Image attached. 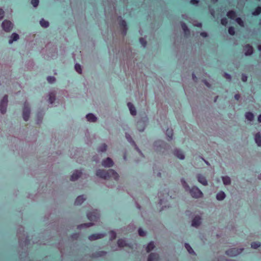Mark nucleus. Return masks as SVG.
<instances>
[{
  "label": "nucleus",
  "mask_w": 261,
  "mask_h": 261,
  "mask_svg": "<svg viewBox=\"0 0 261 261\" xmlns=\"http://www.w3.org/2000/svg\"><path fill=\"white\" fill-rule=\"evenodd\" d=\"M96 175L105 179L113 178L115 180H117L119 178L118 174L113 169L108 170L99 169L96 171Z\"/></svg>",
  "instance_id": "f257e3e1"
},
{
  "label": "nucleus",
  "mask_w": 261,
  "mask_h": 261,
  "mask_svg": "<svg viewBox=\"0 0 261 261\" xmlns=\"http://www.w3.org/2000/svg\"><path fill=\"white\" fill-rule=\"evenodd\" d=\"M8 102V95H5L0 102V111L2 114L6 113L7 111V107Z\"/></svg>",
  "instance_id": "f03ea898"
},
{
  "label": "nucleus",
  "mask_w": 261,
  "mask_h": 261,
  "mask_svg": "<svg viewBox=\"0 0 261 261\" xmlns=\"http://www.w3.org/2000/svg\"><path fill=\"white\" fill-rule=\"evenodd\" d=\"M243 249L231 248L226 251L225 254L229 256H235L241 254Z\"/></svg>",
  "instance_id": "7ed1b4c3"
},
{
  "label": "nucleus",
  "mask_w": 261,
  "mask_h": 261,
  "mask_svg": "<svg viewBox=\"0 0 261 261\" xmlns=\"http://www.w3.org/2000/svg\"><path fill=\"white\" fill-rule=\"evenodd\" d=\"M190 194L194 198H199L202 196V192L196 187H193L190 190Z\"/></svg>",
  "instance_id": "20e7f679"
},
{
  "label": "nucleus",
  "mask_w": 261,
  "mask_h": 261,
  "mask_svg": "<svg viewBox=\"0 0 261 261\" xmlns=\"http://www.w3.org/2000/svg\"><path fill=\"white\" fill-rule=\"evenodd\" d=\"M87 218L90 221H97L99 219V214L97 210L88 212L87 214Z\"/></svg>",
  "instance_id": "39448f33"
},
{
  "label": "nucleus",
  "mask_w": 261,
  "mask_h": 261,
  "mask_svg": "<svg viewBox=\"0 0 261 261\" xmlns=\"http://www.w3.org/2000/svg\"><path fill=\"white\" fill-rule=\"evenodd\" d=\"M2 26L5 31L8 32L12 30L13 25L10 21L5 20L2 24Z\"/></svg>",
  "instance_id": "423d86ee"
},
{
  "label": "nucleus",
  "mask_w": 261,
  "mask_h": 261,
  "mask_svg": "<svg viewBox=\"0 0 261 261\" xmlns=\"http://www.w3.org/2000/svg\"><path fill=\"white\" fill-rule=\"evenodd\" d=\"M147 123V120L144 118V120H141L137 122V127L139 132H143Z\"/></svg>",
  "instance_id": "0eeeda50"
},
{
  "label": "nucleus",
  "mask_w": 261,
  "mask_h": 261,
  "mask_svg": "<svg viewBox=\"0 0 261 261\" xmlns=\"http://www.w3.org/2000/svg\"><path fill=\"white\" fill-rule=\"evenodd\" d=\"M119 25L122 30V34L123 36L126 35L127 32V25L126 21L121 18V20L119 21Z\"/></svg>",
  "instance_id": "6e6552de"
},
{
  "label": "nucleus",
  "mask_w": 261,
  "mask_h": 261,
  "mask_svg": "<svg viewBox=\"0 0 261 261\" xmlns=\"http://www.w3.org/2000/svg\"><path fill=\"white\" fill-rule=\"evenodd\" d=\"M102 165L106 167H110L113 166V162L111 158H107L106 160H104L102 161Z\"/></svg>",
  "instance_id": "1a4fd4ad"
},
{
  "label": "nucleus",
  "mask_w": 261,
  "mask_h": 261,
  "mask_svg": "<svg viewBox=\"0 0 261 261\" xmlns=\"http://www.w3.org/2000/svg\"><path fill=\"white\" fill-rule=\"evenodd\" d=\"M82 172L81 171H75L71 176L70 180L75 181L81 176Z\"/></svg>",
  "instance_id": "9d476101"
},
{
  "label": "nucleus",
  "mask_w": 261,
  "mask_h": 261,
  "mask_svg": "<svg viewBox=\"0 0 261 261\" xmlns=\"http://www.w3.org/2000/svg\"><path fill=\"white\" fill-rule=\"evenodd\" d=\"M244 49L245 50V55L246 56H250L253 54V49L251 45L248 44H246L244 47Z\"/></svg>",
  "instance_id": "9b49d317"
},
{
  "label": "nucleus",
  "mask_w": 261,
  "mask_h": 261,
  "mask_svg": "<svg viewBox=\"0 0 261 261\" xmlns=\"http://www.w3.org/2000/svg\"><path fill=\"white\" fill-rule=\"evenodd\" d=\"M103 237L104 234L102 233H94L90 235L88 237V239L90 241H94L98 239H101Z\"/></svg>",
  "instance_id": "f8f14e48"
},
{
  "label": "nucleus",
  "mask_w": 261,
  "mask_h": 261,
  "mask_svg": "<svg viewBox=\"0 0 261 261\" xmlns=\"http://www.w3.org/2000/svg\"><path fill=\"white\" fill-rule=\"evenodd\" d=\"M126 138L127 141L129 143H130L133 146H135V147L136 149L137 150V151H138L139 153H141V151L140 150V149L137 146L135 142L134 141V140L132 138L131 136L129 135H128V134L126 133Z\"/></svg>",
  "instance_id": "ddd939ff"
},
{
  "label": "nucleus",
  "mask_w": 261,
  "mask_h": 261,
  "mask_svg": "<svg viewBox=\"0 0 261 261\" xmlns=\"http://www.w3.org/2000/svg\"><path fill=\"white\" fill-rule=\"evenodd\" d=\"M201 223V218L200 217H195L192 221V225L194 227H197Z\"/></svg>",
  "instance_id": "4468645a"
},
{
  "label": "nucleus",
  "mask_w": 261,
  "mask_h": 261,
  "mask_svg": "<svg viewBox=\"0 0 261 261\" xmlns=\"http://www.w3.org/2000/svg\"><path fill=\"white\" fill-rule=\"evenodd\" d=\"M180 23H181V28H182L183 31L184 32L185 36L187 37L189 36L190 35V30L188 29L187 24L185 22H181Z\"/></svg>",
  "instance_id": "2eb2a0df"
},
{
  "label": "nucleus",
  "mask_w": 261,
  "mask_h": 261,
  "mask_svg": "<svg viewBox=\"0 0 261 261\" xmlns=\"http://www.w3.org/2000/svg\"><path fill=\"white\" fill-rule=\"evenodd\" d=\"M159 258V256L158 254L151 253L148 256L147 261H157Z\"/></svg>",
  "instance_id": "dca6fc26"
},
{
  "label": "nucleus",
  "mask_w": 261,
  "mask_h": 261,
  "mask_svg": "<svg viewBox=\"0 0 261 261\" xmlns=\"http://www.w3.org/2000/svg\"><path fill=\"white\" fill-rule=\"evenodd\" d=\"M86 200V198L84 197V195L79 196L75 199L74 201V204L75 205H81L82 203L84 202V201Z\"/></svg>",
  "instance_id": "f3484780"
},
{
  "label": "nucleus",
  "mask_w": 261,
  "mask_h": 261,
  "mask_svg": "<svg viewBox=\"0 0 261 261\" xmlns=\"http://www.w3.org/2000/svg\"><path fill=\"white\" fill-rule=\"evenodd\" d=\"M198 180L199 182L202 184L203 185H207V182L205 177L201 174H199L197 176Z\"/></svg>",
  "instance_id": "a211bd4d"
},
{
  "label": "nucleus",
  "mask_w": 261,
  "mask_h": 261,
  "mask_svg": "<svg viewBox=\"0 0 261 261\" xmlns=\"http://www.w3.org/2000/svg\"><path fill=\"white\" fill-rule=\"evenodd\" d=\"M174 154L180 160H182L185 158L183 152L180 150H175L174 151Z\"/></svg>",
  "instance_id": "6ab92c4d"
},
{
  "label": "nucleus",
  "mask_w": 261,
  "mask_h": 261,
  "mask_svg": "<svg viewBox=\"0 0 261 261\" xmlns=\"http://www.w3.org/2000/svg\"><path fill=\"white\" fill-rule=\"evenodd\" d=\"M227 16L229 18L234 20L237 18V14L235 11L233 10H230L227 12Z\"/></svg>",
  "instance_id": "aec40b11"
},
{
  "label": "nucleus",
  "mask_w": 261,
  "mask_h": 261,
  "mask_svg": "<svg viewBox=\"0 0 261 261\" xmlns=\"http://www.w3.org/2000/svg\"><path fill=\"white\" fill-rule=\"evenodd\" d=\"M255 141L258 146H261V136L259 133L255 134Z\"/></svg>",
  "instance_id": "412c9836"
},
{
  "label": "nucleus",
  "mask_w": 261,
  "mask_h": 261,
  "mask_svg": "<svg viewBox=\"0 0 261 261\" xmlns=\"http://www.w3.org/2000/svg\"><path fill=\"white\" fill-rule=\"evenodd\" d=\"M127 106L129 108L130 114H136V108L132 103L128 102Z\"/></svg>",
  "instance_id": "4be33fe9"
},
{
  "label": "nucleus",
  "mask_w": 261,
  "mask_h": 261,
  "mask_svg": "<svg viewBox=\"0 0 261 261\" xmlns=\"http://www.w3.org/2000/svg\"><path fill=\"white\" fill-rule=\"evenodd\" d=\"M261 13V7L257 6L252 11V14L254 16H257Z\"/></svg>",
  "instance_id": "5701e85b"
},
{
  "label": "nucleus",
  "mask_w": 261,
  "mask_h": 261,
  "mask_svg": "<svg viewBox=\"0 0 261 261\" xmlns=\"http://www.w3.org/2000/svg\"><path fill=\"white\" fill-rule=\"evenodd\" d=\"M225 197V194L224 192L220 191L217 193L216 195V198L219 200H222L224 199Z\"/></svg>",
  "instance_id": "b1692460"
},
{
  "label": "nucleus",
  "mask_w": 261,
  "mask_h": 261,
  "mask_svg": "<svg viewBox=\"0 0 261 261\" xmlns=\"http://www.w3.org/2000/svg\"><path fill=\"white\" fill-rule=\"evenodd\" d=\"M11 39L9 40V43L10 44L12 43L13 41H16L19 38V36L16 33H13L11 37Z\"/></svg>",
  "instance_id": "393cba45"
},
{
  "label": "nucleus",
  "mask_w": 261,
  "mask_h": 261,
  "mask_svg": "<svg viewBox=\"0 0 261 261\" xmlns=\"http://www.w3.org/2000/svg\"><path fill=\"white\" fill-rule=\"evenodd\" d=\"M154 245L153 242H151L147 245L146 250L147 252H150L151 250H152L154 248Z\"/></svg>",
  "instance_id": "a878e982"
},
{
  "label": "nucleus",
  "mask_w": 261,
  "mask_h": 261,
  "mask_svg": "<svg viewBox=\"0 0 261 261\" xmlns=\"http://www.w3.org/2000/svg\"><path fill=\"white\" fill-rule=\"evenodd\" d=\"M86 117L88 121L95 122L97 120L96 115H86Z\"/></svg>",
  "instance_id": "bb28decb"
},
{
  "label": "nucleus",
  "mask_w": 261,
  "mask_h": 261,
  "mask_svg": "<svg viewBox=\"0 0 261 261\" xmlns=\"http://www.w3.org/2000/svg\"><path fill=\"white\" fill-rule=\"evenodd\" d=\"M118 246L120 247H123L127 246V244L125 241L122 239H119L117 241Z\"/></svg>",
  "instance_id": "cd10ccee"
},
{
  "label": "nucleus",
  "mask_w": 261,
  "mask_h": 261,
  "mask_svg": "<svg viewBox=\"0 0 261 261\" xmlns=\"http://www.w3.org/2000/svg\"><path fill=\"white\" fill-rule=\"evenodd\" d=\"M166 134L167 137L169 138L168 140H171L172 139L173 135V131L172 129L168 128L166 130Z\"/></svg>",
  "instance_id": "c85d7f7f"
},
{
  "label": "nucleus",
  "mask_w": 261,
  "mask_h": 261,
  "mask_svg": "<svg viewBox=\"0 0 261 261\" xmlns=\"http://www.w3.org/2000/svg\"><path fill=\"white\" fill-rule=\"evenodd\" d=\"M222 180L224 185H228L231 182L230 178L228 176H223Z\"/></svg>",
  "instance_id": "c756f323"
},
{
  "label": "nucleus",
  "mask_w": 261,
  "mask_h": 261,
  "mask_svg": "<svg viewBox=\"0 0 261 261\" xmlns=\"http://www.w3.org/2000/svg\"><path fill=\"white\" fill-rule=\"evenodd\" d=\"M185 246L189 253H190V254H194L195 253L192 248L191 247V246L189 244L185 243Z\"/></svg>",
  "instance_id": "7c9ffc66"
},
{
  "label": "nucleus",
  "mask_w": 261,
  "mask_h": 261,
  "mask_svg": "<svg viewBox=\"0 0 261 261\" xmlns=\"http://www.w3.org/2000/svg\"><path fill=\"white\" fill-rule=\"evenodd\" d=\"M49 102L50 103L52 104L54 102L55 99H56V96L54 93H51L49 95Z\"/></svg>",
  "instance_id": "2f4dec72"
},
{
  "label": "nucleus",
  "mask_w": 261,
  "mask_h": 261,
  "mask_svg": "<svg viewBox=\"0 0 261 261\" xmlns=\"http://www.w3.org/2000/svg\"><path fill=\"white\" fill-rule=\"evenodd\" d=\"M40 24L42 27H44V28H47L49 26V22L48 21L45 20L43 18L40 20Z\"/></svg>",
  "instance_id": "473e14b6"
},
{
  "label": "nucleus",
  "mask_w": 261,
  "mask_h": 261,
  "mask_svg": "<svg viewBox=\"0 0 261 261\" xmlns=\"http://www.w3.org/2000/svg\"><path fill=\"white\" fill-rule=\"evenodd\" d=\"M236 21L241 27H244V23L243 20L240 17H237L235 19Z\"/></svg>",
  "instance_id": "72a5a7b5"
},
{
  "label": "nucleus",
  "mask_w": 261,
  "mask_h": 261,
  "mask_svg": "<svg viewBox=\"0 0 261 261\" xmlns=\"http://www.w3.org/2000/svg\"><path fill=\"white\" fill-rule=\"evenodd\" d=\"M107 148V146L106 144H103L101 146H100L98 148V151L99 152H105L106 151Z\"/></svg>",
  "instance_id": "f704fd0d"
},
{
  "label": "nucleus",
  "mask_w": 261,
  "mask_h": 261,
  "mask_svg": "<svg viewBox=\"0 0 261 261\" xmlns=\"http://www.w3.org/2000/svg\"><path fill=\"white\" fill-rule=\"evenodd\" d=\"M260 246V243L258 242H252L251 244V246L252 248L254 249H257Z\"/></svg>",
  "instance_id": "c9c22d12"
},
{
  "label": "nucleus",
  "mask_w": 261,
  "mask_h": 261,
  "mask_svg": "<svg viewBox=\"0 0 261 261\" xmlns=\"http://www.w3.org/2000/svg\"><path fill=\"white\" fill-rule=\"evenodd\" d=\"M109 236H110V239L111 240H113L116 239V234L115 231H111L109 232Z\"/></svg>",
  "instance_id": "e433bc0d"
},
{
  "label": "nucleus",
  "mask_w": 261,
  "mask_h": 261,
  "mask_svg": "<svg viewBox=\"0 0 261 261\" xmlns=\"http://www.w3.org/2000/svg\"><path fill=\"white\" fill-rule=\"evenodd\" d=\"M74 68L77 72H78L80 74L82 73V70L81 66L79 64H77V63L75 64V65L74 66Z\"/></svg>",
  "instance_id": "4c0bfd02"
},
{
  "label": "nucleus",
  "mask_w": 261,
  "mask_h": 261,
  "mask_svg": "<svg viewBox=\"0 0 261 261\" xmlns=\"http://www.w3.org/2000/svg\"><path fill=\"white\" fill-rule=\"evenodd\" d=\"M93 225V223L90 222V223H85V224H81L80 225H79L78 226V228H83V227H90L91 226H92Z\"/></svg>",
  "instance_id": "58836bf2"
},
{
  "label": "nucleus",
  "mask_w": 261,
  "mask_h": 261,
  "mask_svg": "<svg viewBox=\"0 0 261 261\" xmlns=\"http://www.w3.org/2000/svg\"><path fill=\"white\" fill-rule=\"evenodd\" d=\"M181 182L182 183V186L185 188L186 190H188L189 189V187L188 184L184 180V179H182L181 180Z\"/></svg>",
  "instance_id": "ea45409f"
},
{
  "label": "nucleus",
  "mask_w": 261,
  "mask_h": 261,
  "mask_svg": "<svg viewBox=\"0 0 261 261\" xmlns=\"http://www.w3.org/2000/svg\"><path fill=\"white\" fill-rule=\"evenodd\" d=\"M228 32L230 35H234L235 34L234 28L233 27H230L228 28Z\"/></svg>",
  "instance_id": "a19ab883"
},
{
  "label": "nucleus",
  "mask_w": 261,
  "mask_h": 261,
  "mask_svg": "<svg viewBox=\"0 0 261 261\" xmlns=\"http://www.w3.org/2000/svg\"><path fill=\"white\" fill-rule=\"evenodd\" d=\"M221 23L223 25L226 26L228 23L227 19L226 17L222 18L221 20Z\"/></svg>",
  "instance_id": "79ce46f5"
},
{
  "label": "nucleus",
  "mask_w": 261,
  "mask_h": 261,
  "mask_svg": "<svg viewBox=\"0 0 261 261\" xmlns=\"http://www.w3.org/2000/svg\"><path fill=\"white\" fill-rule=\"evenodd\" d=\"M139 41L140 43L143 46L145 47L147 44V42L145 39L143 38H140L139 39Z\"/></svg>",
  "instance_id": "37998d69"
},
{
  "label": "nucleus",
  "mask_w": 261,
  "mask_h": 261,
  "mask_svg": "<svg viewBox=\"0 0 261 261\" xmlns=\"http://www.w3.org/2000/svg\"><path fill=\"white\" fill-rule=\"evenodd\" d=\"M47 80L49 83H53L56 81V78L54 76H48Z\"/></svg>",
  "instance_id": "c03bdc74"
},
{
  "label": "nucleus",
  "mask_w": 261,
  "mask_h": 261,
  "mask_svg": "<svg viewBox=\"0 0 261 261\" xmlns=\"http://www.w3.org/2000/svg\"><path fill=\"white\" fill-rule=\"evenodd\" d=\"M39 0H31V4L34 7L38 6L39 4Z\"/></svg>",
  "instance_id": "a18cd8bd"
},
{
  "label": "nucleus",
  "mask_w": 261,
  "mask_h": 261,
  "mask_svg": "<svg viewBox=\"0 0 261 261\" xmlns=\"http://www.w3.org/2000/svg\"><path fill=\"white\" fill-rule=\"evenodd\" d=\"M138 233L139 236L141 237H144L145 236V232L141 228H140L138 230Z\"/></svg>",
  "instance_id": "49530a36"
},
{
  "label": "nucleus",
  "mask_w": 261,
  "mask_h": 261,
  "mask_svg": "<svg viewBox=\"0 0 261 261\" xmlns=\"http://www.w3.org/2000/svg\"><path fill=\"white\" fill-rule=\"evenodd\" d=\"M22 114H30V109L29 108H25L23 110Z\"/></svg>",
  "instance_id": "de8ad7c7"
},
{
  "label": "nucleus",
  "mask_w": 261,
  "mask_h": 261,
  "mask_svg": "<svg viewBox=\"0 0 261 261\" xmlns=\"http://www.w3.org/2000/svg\"><path fill=\"white\" fill-rule=\"evenodd\" d=\"M199 2V0H191L190 3L193 5H196L198 4Z\"/></svg>",
  "instance_id": "09e8293b"
},
{
  "label": "nucleus",
  "mask_w": 261,
  "mask_h": 261,
  "mask_svg": "<svg viewBox=\"0 0 261 261\" xmlns=\"http://www.w3.org/2000/svg\"><path fill=\"white\" fill-rule=\"evenodd\" d=\"M255 115H245L246 118L248 120L251 121Z\"/></svg>",
  "instance_id": "8fccbe9b"
},
{
  "label": "nucleus",
  "mask_w": 261,
  "mask_h": 261,
  "mask_svg": "<svg viewBox=\"0 0 261 261\" xmlns=\"http://www.w3.org/2000/svg\"><path fill=\"white\" fill-rule=\"evenodd\" d=\"M4 16V11L3 9H0V19L3 18Z\"/></svg>",
  "instance_id": "3c124183"
},
{
  "label": "nucleus",
  "mask_w": 261,
  "mask_h": 261,
  "mask_svg": "<svg viewBox=\"0 0 261 261\" xmlns=\"http://www.w3.org/2000/svg\"><path fill=\"white\" fill-rule=\"evenodd\" d=\"M242 80L243 82H245L247 80V76L245 74H242Z\"/></svg>",
  "instance_id": "603ef678"
},
{
  "label": "nucleus",
  "mask_w": 261,
  "mask_h": 261,
  "mask_svg": "<svg viewBox=\"0 0 261 261\" xmlns=\"http://www.w3.org/2000/svg\"><path fill=\"white\" fill-rule=\"evenodd\" d=\"M30 115H23V118L25 121H28Z\"/></svg>",
  "instance_id": "864d4df0"
},
{
  "label": "nucleus",
  "mask_w": 261,
  "mask_h": 261,
  "mask_svg": "<svg viewBox=\"0 0 261 261\" xmlns=\"http://www.w3.org/2000/svg\"><path fill=\"white\" fill-rule=\"evenodd\" d=\"M225 77H226V79H228V80H230L231 79V76L230 74H227V73H225Z\"/></svg>",
  "instance_id": "5fc2aeb1"
},
{
  "label": "nucleus",
  "mask_w": 261,
  "mask_h": 261,
  "mask_svg": "<svg viewBox=\"0 0 261 261\" xmlns=\"http://www.w3.org/2000/svg\"><path fill=\"white\" fill-rule=\"evenodd\" d=\"M200 35L203 37H206L207 36V34L206 32H202L201 33Z\"/></svg>",
  "instance_id": "6e6d98bb"
},
{
  "label": "nucleus",
  "mask_w": 261,
  "mask_h": 261,
  "mask_svg": "<svg viewBox=\"0 0 261 261\" xmlns=\"http://www.w3.org/2000/svg\"><path fill=\"white\" fill-rule=\"evenodd\" d=\"M106 253H107V252H105V251H100V252H98V254L99 256H101V255H105Z\"/></svg>",
  "instance_id": "4d7b16f0"
},
{
  "label": "nucleus",
  "mask_w": 261,
  "mask_h": 261,
  "mask_svg": "<svg viewBox=\"0 0 261 261\" xmlns=\"http://www.w3.org/2000/svg\"><path fill=\"white\" fill-rule=\"evenodd\" d=\"M234 98L236 100H239V98H240V94H236L235 95H234Z\"/></svg>",
  "instance_id": "13d9d810"
},
{
  "label": "nucleus",
  "mask_w": 261,
  "mask_h": 261,
  "mask_svg": "<svg viewBox=\"0 0 261 261\" xmlns=\"http://www.w3.org/2000/svg\"><path fill=\"white\" fill-rule=\"evenodd\" d=\"M192 78H193V80L195 81H196L197 80V77L194 73L192 74Z\"/></svg>",
  "instance_id": "bf43d9fd"
},
{
  "label": "nucleus",
  "mask_w": 261,
  "mask_h": 261,
  "mask_svg": "<svg viewBox=\"0 0 261 261\" xmlns=\"http://www.w3.org/2000/svg\"><path fill=\"white\" fill-rule=\"evenodd\" d=\"M258 122H261V115H258Z\"/></svg>",
  "instance_id": "052dcab7"
},
{
  "label": "nucleus",
  "mask_w": 261,
  "mask_h": 261,
  "mask_svg": "<svg viewBox=\"0 0 261 261\" xmlns=\"http://www.w3.org/2000/svg\"><path fill=\"white\" fill-rule=\"evenodd\" d=\"M162 145H164V146H166V144H164V143L163 142H161V144H159V146H161Z\"/></svg>",
  "instance_id": "680f3d73"
},
{
  "label": "nucleus",
  "mask_w": 261,
  "mask_h": 261,
  "mask_svg": "<svg viewBox=\"0 0 261 261\" xmlns=\"http://www.w3.org/2000/svg\"><path fill=\"white\" fill-rule=\"evenodd\" d=\"M245 114H248V115H250V114H253L252 112H246V113H245Z\"/></svg>",
  "instance_id": "e2e57ef3"
},
{
  "label": "nucleus",
  "mask_w": 261,
  "mask_h": 261,
  "mask_svg": "<svg viewBox=\"0 0 261 261\" xmlns=\"http://www.w3.org/2000/svg\"><path fill=\"white\" fill-rule=\"evenodd\" d=\"M159 203H160V204H162V199H160Z\"/></svg>",
  "instance_id": "0e129e2a"
},
{
  "label": "nucleus",
  "mask_w": 261,
  "mask_h": 261,
  "mask_svg": "<svg viewBox=\"0 0 261 261\" xmlns=\"http://www.w3.org/2000/svg\"><path fill=\"white\" fill-rule=\"evenodd\" d=\"M211 1H212L213 2H216L217 1V0H211Z\"/></svg>",
  "instance_id": "69168bd1"
},
{
  "label": "nucleus",
  "mask_w": 261,
  "mask_h": 261,
  "mask_svg": "<svg viewBox=\"0 0 261 261\" xmlns=\"http://www.w3.org/2000/svg\"><path fill=\"white\" fill-rule=\"evenodd\" d=\"M259 178L260 179H261V173L260 174V175H259Z\"/></svg>",
  "instance_id": "338daca9"
},
{
  "label": "nucleus",
  "mask_w": 261,
  "mask_h": 261,
  "mask_svg": "<svg viewBox=\"0 0 261 261\" xmlns=\"http://www.w3.org/2000/svg\"><path fill=\"white\" fill-rule=\"evenodd\" d=\"M258 48H259V49H261V45L258 46Z\"/></svg>",
  "instance_id": "774afa93"
}]
</instances>
